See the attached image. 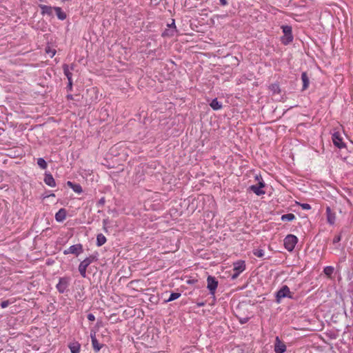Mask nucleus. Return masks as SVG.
<instances>
[{"mask_svg":"<svg viewBox=\"0 0 353 353\" xmlns=\"http://www.w3.org/2000/svg\"><path fill=\"white\" fill-rule=\"evenodd\" d=\"M210 105L214 110H218L222 108V103L219 102L216 98L212 100Z\"/></svg>","mask_w":353,"mask_h":353,"instance_id":"nucleus-22","label":"nucleus"},{"mask_svg":"<svg viewBox=\"0 0 353 353\" xmlns=\"http://www.w3.org/2000/svg\"><path fill=\"white\" fill-rule=\"evenodd\" d=\"M168 26L170 27V28H172L174 29L173 31H174V32L176 31L174 20H172V23L171 24H168Z\"/></svg>","mask_w":353,"mask_h":353,"instance_id":"nucleus-33","label":"nucleus"},{"mask_svg":"<svg viewBox=\"0 0 353 353\" xmlns=\"http://www.w3.org/2000/svg\"><path fill=\"white\" fill-rule=\"evenodd\" d=\"M253 254L257 256V257H259V258H261L264 256L265 254V252H264V250H261V249H258V250H256L254 251Z\"/></svg>","mask_w":353,"mask_h":353,"instance_id":"nucleus-28","label":"nucleus"},{"mask_svg":"<svg viewBox=\"0 0 353 353\" xmlns=\"http://www.w3.org/2000/svg\"><path fill=\"white\" fill-rule=\"evenodd\" d=\"M301 80L303 81L302 90H305L308 88L309 84H310V80H309V78H308L306 72H303L301 74Z\"/></svg>","mask_w":353,"mask_h":353,"instance_id":"nucleus-20","label":"nucleus"},{"mask_svg":"<svg viewBox=\"0 0 353 353\" xmlns=\"http://www.w3.org/2000/svg\"><path fill=\"white\" fill-rule=\"evenodd\" d=\"M71 353H79L81 349V345L79 342L74 341L70 343L68 345Z\"/></svg>","mask_w":353,"mask_h":353,"instance_id":"nucleus-19","label":"nucleus"},{"mask_svg":"<svg viewBox=\"0 0 353 353\" xmlns=\"http://www.w3.org/2000/svg\"><path fill=\"white\" fill-rule=\"evenodd\" d=\"M87 317H88V319L90 321H94L95 320V316L93 314H91V313L88 314Z\"/></svg>","mask_w":353,"mask_h":353,"instance_id":"nucleus-32","label":"nucleus"},{"mask_svg":"<svg viewBox=\"0 0 353 353\" xmlns=\"http://www.w3.org/2000/svg\"><path fill=\"white\" fill-rule=\"evenodd\" d=\"M198 305H199V306H203V305H204V303H199Z\"/></svg>","mask_w":353,"mask_h":353,"instance_id":"nucleus-40","label":"nucleus"},{"mask_svg":"<svg viewBox=\"0 0 353 353\" xmlns=\"http://www.w3.org/2000/svg\"><path fill=\"white\" fill-rule=\"evenodd\" d=\"M63 70L64 74L65 75V77L68 79V81H71V79H72V74L71 72V70H74V65L72 64L70 66H69L67 64H63Z\"/></svg>","mask_w":353,"mask_h":353,"instance_id":"nucleus-16","label":"nucleus"},{"mask_svg":"<svg viewBox=\"0 0 353 353\" xmlns=\"http://www.w3.org/2000/svg\"><path fill=\"white\" fill-rule=\"evenodd\" d=\"M67 216V211L65 208H61L56 214H55V220L59 223H62L65 219Z\"/></svg>","mask_w":353,"mask_h":353,"instance_id":"nucleus-13","label":"nucleus"},{"mask_svg":"<svg viewBox=\"0 0 353 353\" xmlns=\"http://www.w3.org/2000/svg\"><path fill=\"white\" fill-rule=\"evenodd\" d=\"M100 202H101V203H104V199H101L100 200Z\"/></svg>","mask_w":353,"mask_h":353,"instance_id":"nucleus-41","label":"nucleus"},{"mask_svg":"<svg viewBox=\"0 0 353 353\" xmlns=\"http://www.w3.org/2000/svg\"><path fill=\"white\" fill-rule=\"evenodd\" d=\"M332 142L334 145L339 148H343L345 146V144L344 143L343 141V137L340 132H335L332 134Z\"/></svg>","mask_w":353,"mask_h":353,"instance_id":"nucleus-8","label":"nucleus"},{"mask_svg":"<svg viewBox=\"0 0 353 353\" xmlns=\"http://www.w3.org/2000/svg\"><path fill=\"white\" fill-rule=\"evenodd\" d=\"M103 222L104 225H105L107 224V220L106 219H104Z\"/></svg>","mask_w":353,"mask_h":353,"instance_id":"nucleus-38","label":"nucleus"},{"mask_svg":"<svg viewBox=\"0 0 353 353\" xmlns=\"http://www.w3.org/2000/svg\"><path fill=\"white\" fill-rule=\"evenodd\" d=\"M106 237L103 234H98L97 236L96 244L98 247L102 246L106 243Z\"/></svg>","mask_w":353,"mask_h":353,"instance_id":"nucleus-21","label":"nucleus"},{"mask_svg":"<svg viewBox=\"0 0 353 353\" xmlns=\"http://www.w3.org/2000/svg\"><path fill=\"white\" fill-rule=\"evenodd\" d=\"M90 338L92 341V345L93 347V350L95 352H99L101 347L103 346V344L99 343L98 340L96 338V334L94 332H92L90 333Z\"/></svg>","mask_w":353,"mask_h":353,"instance_id":"nucleus-9","label":"nucleus"},{"mask_svg":"<svg viewBox=\"0 0 353 353\" xmlns=\"http://www.w3.org/2000/svg\"><path fill=\"white\" fill-rule=\"evenodd\" d=\"M295 215L292 213L285 214L281 216V219L283 221H292L295 219Z\"/></svg>","mask_w":353,"mask_h":353,"instance_id":"nucleus-24","label":"nucleus"},{"mask_svg":"<svg viewBox=\"0 0 353 353\" xmlns=\"http://www.w3.org/2000/svg\"><path fill=\"white\" fill-rule=\"evenodd\" d=\"M233 270L239 273L243 272L245 270V262L243 260H239L233 263Z\"/></svg>","mask_w":353,"mask_h":353,"instance_id":"nucleus-11","label":"nucleus"},{"mask_svg":"<svg viewBox=\"0 0 353 353\" xmlns=\"http://www.w3.org/2000/svg\"><path fill=\"white\" fill-rule=\"evenodd\" d=\"M221 5L226 6L228 4L227 0H219Z\"/></svg>","mask_w":353,"mask_h":353,"instance_id":"nucleus-35","label":"nucleus"},{"mask_svg":"<svg viewBox=\"0 0 353 353\" xmlns=\"http://www.w3.org/2000/svg\"><path fill=\"white\" fill-rule=\"evenodd\" d=\"M281 28L284 34V37L282 39V41L284 44H288L293 40L292 28L290 26H283Z\"/></svg>","mask_w":353,"mask_h":353,"instance_id":"nucleus-5","label":"nucleus"},{"mask_svg":"<svg viewBox=\"0 0 353 353\" xmlns=\"http://www.w3.org/2000/svg\"><path fill=\"white\" fill-rule=\"evenodd\" d=\"M326 216L327 222L330 225H334L336 221V214L329 206L326 208Z\"/></svg>","mask_w":353,"mask_h":353,"instance_id":"nucleus-14","label":"nucleus"},{"mask_svg":"<svg viewBox=\"0 0 353 353\" xmlns=\"http://www.w3.org/2000/svg\"><path fill=\"white\" fill-rule=\"evenodd\" d=\"M83 252V245L81 243H77L70 246L68 249L63 250V254L68 255L70 254L79 256Z\"/></svg>","mask_w":353,"mask_h":353,"instance_id":"nucleus-3","label":"nucleus"},{"mask_svg":"<svg viewBox=\"0 0 353 353\" xmlns=\"http://www.w3.org/2000/svg\"><path fill=\"white\" fill-rule=\"evenodd\" d=\"M94 257L90 256L82 261L79 265V272L83 278L86 276L87 268L94 261Z\"/></svg>","mask_w":353,"mask_h":353,"instance_id":"nucleus-2","label":"nucleus"},{"mask_svg":"<svg viewBox=\"0 0 353 353\" xmlns=\"http://www.w3.org/2000/svg\"><path fill=\"white\" fill-rule=\"evenodd\" d=\"M51 57H52L55 54V51L51 52Z\"/></svg>","mask_w":353,"mask_h":353,"instance_id":"nucleus-37","label":"nucleus"},{"mask_svg":"<svg viewBox=\"0 0 353 353\" xmlns=\"http://www.w3.org/2000/svg\"><path fill=\"white\" fill-rule=\"evenodd\" d=\"M323 272L326 275L330 276L334 272V268L332 266H326L324 268Z\"/></svg>","mask_w":353,"mask_h":353,"instance_id":"nucleus-27","label":"nucleus"},{"mask_svg":"<svg viewBox=\"0 0 353 353\" xmlns=\"http://www.w3.org/2000/svg\"><path fill=\"white\" fill-rule=\"evenodd\" d=\"M283 243L285 248L292 252L298 243V238L294 234H288L285 237Z\"/></svg>","mask_w":353,"mask_h":353,"instance_id":"nucleus-1","label":"nucleus"},{"mask_svg":"<svg viewBox=\"0 0 353 353\" xmlns=\"http://www.w3.org/2000/svg\"><path fill=\"white\" fill-rule=\"evenodd\" d=\"M300 205L303 210H308L311 209V206L308 203H301Z\"/></svg>","mask_w":353,"mask_h":353,"instance_id":"nucleus-29","label":"nucleus"},{"mask_svg":"<svg viewBox=\"0 0 353 353\" xmlns=\"http://www.w3.org/2000/svg\"><path fill=\"white\" fill-rule=\"evenodd\" d=\"M39 7L41 10V14H47L49 16H52L53 14V10H54V8L46 5H40Z\"/></svg>","mask_w":353,"mask_h":353,"instance_id":"nucleus-17","label":"nucleus"},{"mask_svg":"<svg viewBox=\"0 0 353 353\" xmlns=\"http://www.w3.org/2000/svg\"><path fill=\"white\" fill-rule=\"evenodd\" d=\"M240 273L234 272V273L232 275V279H235L239 276Z\"/></svg>","mask_w":353,"mask_h":353,"instance_id":"nucleus-34","label":"nucleus"},{"mask_svg":"<svg viewBox=\"0 0 353 353\" xmlns=\"http://www.w3.org/2000/svg\"><path fill=\"white\" fill-rule=\"evenodd\" d=\"M68 87L69 90H72V79H71V81H68Z\"/></svg>","mask_w":353,"mask_h":353,"instance_id":"nucleus-36","label":"nucleus"},{"mask_svg":"<svg viewBox=\"0 0 353 353\" xmlns=\"http://www.w3.org/2000/svg\"><path fill=\"white\" fill-rule=\"evenodd\" d=\"M264 187V183L263 182L259 183V185H251L250 187V190H252L256 195L260 196L265 194V191L262 190Z\"/></svg>","mask_w":353,"mask_h":353,"instance_id":"nucleus-15","label":"nucleus"},{"mask_svg":"<svg viewBox=\"0 0 353 353\" xmlns=\"http://www.w3.org/2000/svg\"><path fill=\"white\" fill-rule=\"evenodd\" d=\"M272 88H279L278 85H272Z\"/></svg>","mask_w":353,"mask_h":353,"instance_id":"nucleus-39","label":"nucleus"},{"mask_svg":"<svg viewBox=\"0 0 353 353\" xmlns=\"http://www.w3.org/2000/svg\"><path fill=\"white\" fill-rule=\"evenodd\" d=\"M45 183L51 187L54 188L56 186V182L53 177V176L50 173L46 172L44 174V179H43Z\"/></svg>","mask_w":353,"mask_h":353,"instance_id":"nucleus-12","label":"nucleus"},{"mask_svg":"<svg viewBox=\"0 0 353 353\" xmlns=\"http://www.w3.org/2000/svg\"><path fill=\"white\" fill-rule=\"evenodd\" d=\"M292 298L290 288L287 285H283L276 294V299L277 303H280L283 298Z\"/></svg>","mask_w":353,"mask_h":353,"instance_id":"nucleus-4","label":"nucleus"},{"mask_svg":"<svg viewBox=\"0 0 353 353\" xmlns=\"http://www.w3.org/2000/svg\"><path fill=\"white\" fill-rule=\"evenodd\" d=\"M180 296H181V293L172 292L170 294L169 298L166 301V302H170V301H174V300L177 299L178 298H179Z\"/></svg>","mask_w":353,"mask_h":353,"instance_id":"nucleus-26","label":"nucleus"},{"mask_svg":"<svg viewBox=\"0 0 353 353\" xmlns=\"http://www.w3.org/2000/svg\"><path fill=\"white\" fill-rule=\"evenodd\" d=\"M217 286L218 281L216 279L214 276H209L207 279V288L211 295H214Z\"/></svg>","mask_w":353,"mask_h":353,"instance_id":"nucleus-7","label":"nucleus"},{"mask_svg":"<svg viewBox=\"0 0 353 353\" xmlns=\"http://www.w3.org/2000/svg\"><path fill=\"white\" fill-rule=\"evenodd\" d=\"M341 240V235L336 236L333 239V243H337Z\"/></svg>","mask_w":353,"mask_h":353,"instance_id":"nucleus-30","label":"nucleus"},{"mask_svg":"<svg viewBox=\"0 0 353 353\" xmlns=\"http://www.w3.org/2000/svg\"><path fill=\"white\" fill-rule=\"evenodd\" d=\"M54 11L56 12V14L59 19L64 20L66 19V14L62 11L61 8L59 7H54Z\"/></svg>","mask_w":353,"mask_h":353,"instance_id":"nucleus-23","label":"nucleus"},{"mask_svg":"<svg viewBox=\"0 0 353 353\" xmlns=\"http://www.w3.org/2000/svg\"><path fill=\"white\" fill-rule=\"evenodd\" d=\"M67 185L76 193L81 194L83 192L82 188L79 183H74L71 181H68Z\"/></svg>","mask_w":353,"mask_h":353,"instance_id":"nucleus-18","label":"nucleus"},{"mask_svg":"<svg viewBox=\"0 0 353 353\" xmlns=\"http://www.w3.org/2000/svg\"><path fill=\"white\" fill-rule=\"evenodd\" d=\"M9 305V301H3L1 303V307L2 308H6Z\"/></svg>","mask_w":353,"mask_h":353,"instance_id":"nucleus-31","label":"nucleus"},{"mask_svg":"<svg viewBox=\"0 0 353 353\" xmlns=\"http://www.w3.org/2000/svg\"><path fill=\"white\" fill-rule=\"evenodd\" d=\"M70 281V279L68 277L60 278L56 286L57 290L60 293H64L69 286Z\"/></svg>","mask_w":353,"mask_h":353,"instance_id":"nucleus-6","label":"nucleus"},{"mask_svg":"<svg viewBox=\"0 0 353 353\" xmlns=\"http://www.w3.org/2000/svg\"><path fill=\"white\" fill-rule=\"evenodd\" d=\"M286 351V345L281 342L279 336L276 337L274 344L275 353H284Z\"/></svg>","mask_w":353,"mask_h":353,"instance_id":"nucleus-10","label":"nucleus"},{"mask_svg":"<svg viewBox=\"0 0 353 353\" xmlns=\"http://www.w3.org/2000/svg\"><path fill=\"white\" fill-rule=\"evenodd\" d=\"M37 165L42 170H45L48 167V164L43 158L37 159Z\"/></svg>","mask_w":353,"mask_h":353,"instance_id":"nucleus-25","label":"nucleus"}]
</instances>
